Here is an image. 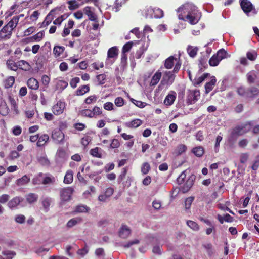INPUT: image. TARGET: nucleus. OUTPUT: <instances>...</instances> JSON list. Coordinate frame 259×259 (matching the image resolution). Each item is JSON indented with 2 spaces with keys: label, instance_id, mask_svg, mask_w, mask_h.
Listing matches in <instances>:
<instances>
[{
  "label": "nucleus",
  "instance_id": "obj_8",
  "mask_svg": "<svg viewBox=\"0 0 259 259\" xmlns=\"http://www.w3.org/2000/svg\"><path fill=\"white\" fill-rule=\"evenodd\" d=\"M73 189L71 187L62 189L60 191V198L62 201L66 202L70 200Z\"/></svg>",
  "mask_w": 259,
  "mask_h": 259
},
{
  "label": "nucleus",
  "instance_id": "obj_61",
  "mask_svg": "<svg viewBox=\"0 0 259 259\" xmlns=\"http://www.w3.org/2000/svg\"><path fill=\"white\" fill-rule=\"evenodd\" d=\"M194 199L193 197H188L186 199L185 201V207L186 209H189L192 205V203Z\"/></svg>",
  "mask_w": 259,
  "mask_h": 259
},
{
  "label": "nucleus",
  "instance_id": "obj_19",
  "mask_svg": "<svg viewBox=\"0 0 259 259\" xmlns=\"http://www.w3.org/2000/svg\"><path fill=\"white\" fill-rule=\"evenodd\" d=\"M49 136L48 134H44L40 136L39 135V138L36 143L37 147H42L44 146L49 141Z\"/></svg>",
  "mask_w": 259,
  "mask_h": 259
},
{
  "label": "nucleus",
  "instance_id": "obj_56",
  "mask_svg": "<svg viewBox=\"0 0 259 259\" xmlns=\"http://www.w3.org/2000/svg\"><path fill=\"white\" fill-rule=\"evenodd\" d=\"M153 12L154 17L156 18H161L164 15L163 11L160 8L155 9Z\"/></svg>",
  "mask_w": 259,
  "mask_h": 259
},
{
  "label": "nucleus",
  "instance_id": "obj_18",
  "mask_svg": "<svg viewBox=\"0 0 259 259\" xmlns=\"http://www.w3.org/2000/svg\"><path fill=\"white\" fill-rule=\"evenodd\" d=\"M216 82L217 79L215 76H211L210 81L206 82L205 85V92L206 93H208L212 90L216 83Z\"/></svg>",
  "mask_w": 259,
  "mask_h": 259
},
{
  "label": "nucleus",
  "instance_id": "obj_63",
  "mask_svg": "<svg viewBox=\"0 0 259 259\" xmlns=\"http://www.w3.org/2000/svg\"><path fill=\"white\" fill-rule=\"evenodd\" d=\"M96 78L99 82V84L102 85L105 83L106 76L105 74H101L97 75Z\"/></svg>",
  "mask_w": 259,
  "mask_h": 259
},
{
  "label": "nucleus",
  "instance_id": "obj_64",
  "mask_svg": "<svg viewBox=\"0 0 259 259\" xmlns=\"http://www.w3.org/2000/svg\"><path fill=\"white\" fill-rule=\"evenodd\" d=\"M90 154L94 157L101 158L102 154L99 152V148L96 147L90 150Z\"/></svg>",
  "mask_w": 259,
  "mask_h": 259
},
{
  "label": "nucleus",
  "instance_id": "obj_58",
  "mask_svg": "<svg viewBox=\"0 0 259 259\" xmlns=\"http://www.w3.org/2000/svg\"><path fill=\"white\" fill-rule=\"evenodd\" d=\"M199 66L200 69L206 68L207 67V59L205 57H202L199 60Z\"/></svg>",
  "mask_w": 259,
  "mask_h": 259
},
{
  "label": "nucleus",
  "instance_id": "obj_62",
  "mask_svg": "<svg viewBox=\"0 0 259 259\" xmlns=\"http://www.w3.org/2000/svg\"><path fill=\"white\" fill-rule=\"evenodd\" d=\"M202 246L206 250L207 254L211 256L213 254L212 245L211 243L203 244Z\"/></svg>",
  "mask_w": 259,
  "mask_h": 259
},
{
  "label": "nucleus",
  "instance_id": "obj_53",
  "mask_svg": "<svg viewBox=\"0 0 259 259\" xmlns=\"http://www.w3.org/2000/svg\"><path fill=\"white\" fill-rule=\"evenodd\" d=\"M187 147L184 144L179 145L176 149V153L177 155H181L185 152L187 150Z\"/></svg>",
  "mask_w": 259,
  "mask_h": 259
},
{
  "label": "nucleus",
  "instance_id": "obj_1",
  "mask_svg": "<svg viewBox=\"0 0 259 259\" xmlns=\"http://www.w3.org/2000/svg\"><path fill=\"white\" fill-rule=\"evenodd\" d=\"M177 11L180 13L178 15L180 20L188 21L191 25L197 24L201 17V13L197 7L191 3L185 4L179 7Z\"/></svg>",
  "mask_w": 259,
  "mask_h": 259
},
{
  "label": "nucleus",
  "instance_id": "obj_6",
  "mask_svg": "<svg viewBox=\"0 0 259 259\" xmlns=\"http://www.w3.org/2000/svg\"><path fill=\"white\" fill-rule=\"evenodd\" d=\"M66 107V103L59 100L52 107V111L55 115H59L62 114Z\"/></svg>",
  "mask_w": 259,
  "mask_h": 259
},
{
  "label": "nucleus",
  "instance_id": "obj_33",
  "mask_svg": "<svg viewBox=\"0 0 259 259\" xmlns=\"http://www.w3.org/2000/svg\"><path fill=\"white\" fill-rule=\"evenodd\" d=\"M192 152L198 157H201L204 153V149L202 146H198L192 149Z\"/></svg>",
  "mask_w": 259,
  "mask_h": 259
},
{
  "label": "nucleus",
  "instance_id": "obj_35",
  "mask_svg": "<svg viewBox=\"0 0 259 259\" xmlns=\"http://www.w3.org/2000/svg\"><path fill=\"white\" fill-rule=\"evenodd\" d=\"M187 51L190 57L194 58L196 56L198 49L197 47H194L191 46H188L187 49Z\"/></svg>",
  "mask_w": 259,
  "mask_h": 259
},
{
  "label": "nucleus",
  "instance_id": "obj_31",
  "mask_svg": "<svg viewBox=\"0 0 259 259\" xmlns=\"http://www.w3.org/2000/svg\"><path fill=\"white\" fill-rule=\"evenodd\" d=\"M19 17H13L12 19L6 24V25L13 30L18 25Z\"/></svg>",
  "mask_w": 259,
  "mask_h": 259
},
{
  "label": "nucleus",
  "instance_id": "obj_36",
  "mask_svg": "<svg viewBox=\"0 0 259 259\" xmlns=\"http://www.w3.org/2000/svg\"><path fill=\"white\" fill-rule=\"evenodd\" d=\"M29 181L30 178L27 175H24L22 178L17 180L16 184L18 186H22L26 185Z\"/></svg>",
  "mask_w": 259,
  "mask_h": 259
},
{
  "label": "nucleus",
  "instance_id": "obj_15",
  "mask_svg": "<svg viewBox=\"0 0 259 259\" xmlns=\"http://www.w3.org/2000/svg\"><path fill=\"white\" fill-rule=\"evenodd\" d=\"M143 123V121L142 120L140 119H135L132 120L131 121L127 122L125 123V125L126 127L128 128H137L140 126Z\"/></svg>",
  "mask_w": 259,
  "mask_h": 259
},
{
  "label": "nucleus",
  "instance_id": "obj_30",
  "mask_svg": "<svg viewBox=\"0 0 259 259\" xmlns=\"http://www.w3.org/2000/svg\"><path fill=\"white\" fill-rule=\"evenodd\" d=\"M38 198V195L35 193H30L26 196V201L29 204H32L36 202Z\"/></svg>",
  "mask_w": 259,
  "mask_h": 259
},
{
  "label": "nucleus",
  "instance_id": "obj_17",
  "mask_svg": "<svg viewBox=\"0 0 259 259\" xmlns=\"http://www.w3.org/2000/svg\"><path fill=\"white\" fill-rule=\"evenodd\" d=\"M162 76V73L160 71H157L152 77L151 81L150 82V86H155L158 84L160 81Z\"/></svg>",
  "mask_w": 259,
  "mask_h": 259
},
{
  "label": "nucleus",
  "instance_id": "obj_10",
  "mask_svg": "<svg viewBox=\"0 0 259 259\" xmlns=\"http://www.w3.org/2000/svg\"><path fill=\"white\" fill-rule=\"evenodd\" d=\"M240 6L243 12L248 14L254 8L252 4L249 0H240Z\"/></svg>",
  "mask_w": 259,
  "mask_h": 259
},
{
  "label": "nucleus",
  "instance_id": "obj_29",
  "mask_svg": "<svg viewBox=\"0 0 259 259\" xmlns=\"http://www.w3.org/2000/svg\"><path fill=\"white\" fill-rule=\"evenodd\" d=\"M209 73H205L198 78H195L193 81L194 85L197 86L202 83L207 77L209 76Z\"/></svg>",
  "mask_w": 259,
  "mask_h": 259
},
{
  "label": "nucleus",
  "instance_id": "obj_34",
  "mask_svg": "<svg viewBox=\"0 0 259 259\" xmlns=\"http://www.w3.org/2000/svg\"><path fill=\"white\" fill-rule=\"evenodd\" d=\"M7 66L9 69L15 71H17L18 68V64H17L12 59L7 60Z\"/></svg>",
  "mask_w": 259,
  "mask_h": 259
},
{
  "label": "nucleus",
  "instance_id": "obj_13",
  "mask_svg": "<svg viewBox=\"0 0 259 259\" xmlns=\"http://www.w3.org/2000/svg\"><path fill=\"white\" fill-rule=\"evenodd\" d=\"M195 178L196 177L194 175H191L189 176L184 186L183 187L182 189L183 192H187L190 189V188L194 184Z\"/></svg>",
  "mask_w": 259,
  "mask_h": 259
},
{
  "label": "nucleus",
  "instance_id": "obj_28",
  "mask_svg": "<svg viewBox=\"0 0 259 259\" xmlns=\"http://www.w3.org/2000/svg\"><path fill=\"white\" fill-rule=\"evenodd\" d=\"M82 221V218L80 217H76L70 219L67 223L66 227L68 228H70L76 225L77 224L79 223Z\"/></svg>",
  "mask_w": 259,
  "mask_h": 259
},
{
  "label": "nucleus",
  "instance_id": "obj_38",
  "mask_svg": "<svg viewBox=\"0 0 259 259\" xmlns=\"http://www.w3.org/2000/svg\"><path fill=\"white\" fill-rule=\"evenodd\" d=\"M248 98H253L259 94V89L256 87L248 88Z\"/></svg>",
  "mask_w": 259,
  "mask_h": 259
},
{
  "label": "nucleus",
  "instance_id": "obj_60",
  "mask_svg": "<svg viewBox=\"0 0 259 259\" xmlns=\"http://www.w3.org/2000/svg\"><path fill=\"white\" fill-rule=\"evenodd\" d=\"M45 35V32L44 31H40L36 34L33 35V38L34 39V40L36 41V42H39L40 41L42 38L44 37Z\"/></svg>",
  "mask_w": 259,
  "mask_h": 259
},
{
  "label": "nucleus",
  "instance_id": "obj_51",
  "mask_svg": "<svg viewBox=\"0 0 259 259\" xmlns=\"http://www.w3.org/2000/svg\"><path fill=\"white\" fill-rule=\"evenodd\" d=\"M186 170L183 171L177 178V182L179 185H181L184 183L185 179L186 177Z\"/></svg>",
  "mask_w": 259,
  "mask_h": 259
},
{
  "label": "nucleus",
  "instance_id": "obj_14",
  "mask_svg": "<svg viewBox=\"0 0 259 259\" xmlns=\"http://www.w3.org/2000/svg\"><path fill=\"white\" fill-rule=\"evenodd\" d=\"M27 85L29 89L33 90H38L39 87L38 81L33 77H31L28 79Z\"/></svg>",
  "mask_w": 259,
  "mask_h": 259
},
{
  "label": "nucleus",
  "instance_id": "obj_48",
  "mask_svg": "<svg viewBox=\"0 0 259 259\" xmlns=\"http://www.w3.org/2000/svg\"><path fill=\"white\" fill-rule=\"evenodd\" d=\"M150 169V164L148 162H144L141 166V172L143 174L146 175L149 172Z\"/></svg>",
  "mask_w": 259,
  "mask_h": 259
},
{
  "label": "nucleus",
  "instance_id": "obj_25",
  "mask_svg": "<svg viewBox=\"0 0 259 259\" xmlns=\"http://www.w3.org/2000/svg\"><path fill=\"white\" fill-rule=\"evenodd\" d=\"M18 67L21 70L24 71H29L31 68L29 63L25 60H20L18 62Z\"/></svg>",
  "mask_w": 259,
  "mask_h": 259
},
{
  "label": "nucleus",
  "instance_id": "obj_16",
  "mask_svg": "<svg viewBox=\"0 0 259 259\" xmlns=\"http://www.w3.org/2000/svg\"><path fill=\"white\" fill-rule=\"evenodd\" d=\"M131 234V230L126 225H123L120 228L119 235L121 238H126Z\"/></svg>",
  "mask_w": 259,
  "mask_h": 259
},
{
  "label": "nucleus",
  "instance_id": "obj_47",
  "mask_svg": "<svg viewBox=\"0 0 259 259\" xmlns=\"http://www.w3.org/2000/svg\"><path fill=\"white\" fill-rule=\"evenodd\" d=\"M49 175L50 176H46L44 178L42 182V184L47 185L52 184L55 182L54 177L50 174H49Z\"/></svg>",
  "mask_w": 259,
  "mask_h": 259
},
{
  "label": "nucleus",
  "instance_id": "obj_22",
  "mask_svg": "<svg viewBox=\"0 0 259 259\" xmlns=\"http://www.w3.org/2000/svg\"><path fill=\"white\" fill-rule=\"evenodd\" d=\"M10 109L6 102L2 100L0 102V114L3 116H6L9 113Z\"/></svg>",
  "mask_w": 259,
  "mask_h": 259
},
{
  "label": "nucleus",
  "instance_id": "obj_5",
  "mask_svg": "<svg viewBox=\"0 0 259 259\" xmlns=\"http://www.w3.org/2000/svg\"><path fill=\"white\" fill-rule=\"evenodd\" d=\"M200 96V93L198 90L189 91L186 99L187 104L190 105L195 103L198 100Z\"/></svg>",
  "mask_w": 259,
  "mask_h": 259
},
{
  "label": "nucleus",
  "instance_id": "obj_57",
  "mask_svg": "<svg viewBox=\"0 0 259 259\" xmlns=\"http://www.w3.org/2000/svg\"><path fill=\"white\" fill-rule=\"evenodd\" d=\"M67 3L69 4L68 8L70 10H73L78 8L79 5L76 0L69 1Z\"/></svg>",
  "mask_w": 259,
  "mask_h": 259
},
{
  "label": "nucleus",
  "instance_id": "obj_59",
  "mask_svg": "<svg viewBox=\"0 0 259 259\" xmlns=\"http://www.w3.org/2000/svg\"><path fill=\"white\" fill-rule=\"evenodd\" d=\"M246 56L249 60L254 61L256 59L257 54L255 51L252 52H248L246 54Z\"/></svg>",
  "mask_w": 259,
  "mask_h": 259
},
{
  "label": "nucleus",
  "instance_id": "obj_27",
  "mask_svg": "<svg viewBox=\"0 0 259 259\" xmlns=\"http://www.w3.org/2000/svg\"><path fill=\"white\" fill-rule=\"evenodd\" d=\"M73 180V175L72 171L71 170H67L64 178V183L67 184H71Z\"/></svg>",
  "mask_w": 259,
  "mask_h": 259
},
{
  "label": "nucleus",
  "instance_id": "obj_26",
  "mask_svg": "<svg viewBox=\"0 0 259 259\" xmlns=\"http://www.w3.org/2000/svg\"><path fill=\"white\" fill-rule=\"evenodd\" d=\"M90 91V87L89 85H83L79 87L76 91L77 96H82Z\"/></svg>",
  "mask_w": 259,
  "mask_h": 259
},
{
  "label": "nucleus",
  "instance_id": "obj_54",
  "mask_svg": "<svg viewBox=\"0 0 259 259\" xmlns=\"http://www.w3.org/2000/svg\"><path fill=\"white\" fill-rule=\"evenodd\" d=\"M187 224L190 228L192 229L193 230L197 231L199 229V225H198V224L193 221H188L187 222Z\"/></svg>",
  "mask_w": 259,
  "mask_h": 259
},
{
  "label": "nucleus",
  "instance_id": "obj_55",
  "mask_svg": "<svg viewBox=\"0 0 259 259\" xmlns=\"http://www.w3.org/2000/svg\"><path fill=\"white\" fill-rule=\"evenodd\" d=\"M133 43L132 41H128L124 44L122 49V52L123 53H126L130 51L132 48Z\"/></svg>",
  "mask_w": 259,
  "mask_h": 259
},
{
  "label": "nucleus",
  "instance_id": "obj_49",
  "mask_svg": "<svg viewBox=\"0 0 259 259\" xmlns=\"http://www.w3.org/2000/svg\"><path fill=\"white\" fill-rule=\"evenodd\" d=\"M128 171V167H125L122 169V171L118 178V183H121L122 180L125 178Z\"/></svg>",
  "mask_w": 259,
  "mask_h": 259
},
{
  "label": "nucleus",
  "instance_id": "obj_41",
  "mask_svg": "<svg viewBox=\"0 0 259 259\" xmlns=\"http://www.w3.org/2000/svg\"><path fill=\"white\" fill-rule=\"evenodd\" d=\"M1 253L3 256L6 257V259H13L16 255L15 251L11 250H4Z\"/></svg>",
  "mask_w": 259,
  "mask_h": 259
},
{
  "label": "nucleus",
  "instance_id": "obj_24",
  "mask_svg": "<svg viewBox=\"0 0 259 259\" xmlns=\"http://www.w3.org/2000/svg\"><path fill=\"white\" fill-rule=\"evenodd\" d=\"M118 55V49L116 46L109 49L107 52V57L109 58H116Z\"/></svg>",
  "mask_w": 259,
  "mask_h": 259
},
{
  "label": "nucleus",
  "instance_id": "obj_9",
  "mask_svg": "<svg viewBox=\"0 0 259 259\" xmlns=\"http://www.w3.org/2000/svg\"><path fill=\"white\" fill-rule=\"evenodd\" d=\"M24 200V199L19 196H16L8 201V207L11 210L16 209L17 206Z\"/></svg>",
  "mask_w": 259,
  "mask_h": 259
},
{
  "label": "nucleus",
  "instance_id": "obj_43",
  "mask_svg": "<svg viewBox=\"0 0 259 259\" xmlns=\"http://www.w3.org/2000/svg\"><path fill=\"white\" fill-rule=\"evenodd\" d=\"M80 114L82 117H88L90 118H93L92 114V111L91 109H85L81 110V111H80Z\"/></svg>",
  "mask_w": 259,
  "mask_h": 259
},
{
  "label": "nucleus",
  "instance_id": "obj_37",
  "mask_svg": "<svg viewBox=\"0 0 259 259\" xmlns=\"http://www.w3.org/2000/svg\"><path fill=\"white\" fill-rule=\"evenodd\" d=\"M93 118H97L102 114V109L98 106H95L91 110Z\"/></svg>",
  "mask_w": 259,
  "mask_h": 259
},
{
  "label": "nucleus",
  "instance_id": "obj_52",
  "mask_svg": "<svg viewBox=\"0 0 259 259\" xmlns=\"http://www.w3.org/2000/svg\"><path fill=\"white\" fill-rule=\"evenodd\" d=\"M96 191L95 188L93 186H91L89 187V189L85 191L83 195L85 198H88L91 195L92 193H95Z\"/></svg>",
  "mask_w": 259,
  "mask_h": 259
},
{
  "label": "nucleus",
  "instance_id": "obj_46",
  "mask_svg": "<svg viewBox=\"0 0 259 259\" xmlns=\"http://www.w3.org/2000/svg\"><path fill=\"white\" fill-rule=\"evenodd\" d=\"M97 97L95 95H91L87 97L85 100L84 103L88 105L91 104L92 103H95L97 100Z\"/></svg>",
  "mask_w": 259,
  "mask_h": 259
},
{
  "label": "nucleus",
  "instance_id": "obj_3",
  "mask_svg": "<svg viewBox=\"0 0 259 259\" xmlns=\"http://www.w3.org/2000/svg\"><path fill=\"white\" fill-rule=\"evenodd\" d=\"M227 52L224 49H220L209 59V64L211 66H217L223 59L227 57Z\"/></svg>",
  "mask_w": 259,
  "mask_h": 259
},
{
  "label": "nucleus",
  "instance_id": "obj_42",
  "mask_svg": "<svg viewBox=\"0 0 259 259\" xmlns=\"http://www.w3.org/2000/svg\"><path fill=\"white\" fill-rule=\"evenodd\" d=\"M89 210L90 208L87 206L80 205L76 206L74 212L76 213L87 212Z\"/></svg>",
  "mask_w": 259,
  "mask_h": 259
},
{
  "label": "nucleus",
  "instance_id": "obj_44",
  "mask_svg": "<svg viewBox=\"0 0 259 259\" xmlns=\"http://www.w3.org/2000/svg\"><path fill=\"white\" fill-rule=\"evenodd\" d=\"M51 203V199L50 198H45L42 201V204L44 209L48 211L49 209Z\"/></svg>",
  "mask_w": 259,
  "mask_h": 259
},
{
  "label": "nucleus",
  "instance_id": "obj_23",
  "mask_svg": "<svg viewBox=\"0 0 259 259\" xmlns=\"http://www.w3.org/2000/svg\"><path fill=\"white\" fill-rule=\"evenodd\" d=\"M15 78L13 76H9L3 81V85L5 89H9L13 87L15 83Z\"/></svg>",
  "mask_w": 259,
  "mask_h": 259
},
{
  "label": "nucleus",
  "instance_id": "obj_4",
  "mask_svg": "<svg viewBox=\"0 0 259 259\" xmlns=\"http://www.w3.org/2000/svg\"><path fill=\"white\" fill-rule=\"evenodd\" d=\"M251 124L250 122L246 123L240 125L236 126L231 132V136L232 138H237L246 134L250 130Z\"/></svg>",
  "mask_w": 259,
  "mask_h": 259
},
{
  "label": "nucleus",
  "instance_id": "obj_39",
  "mask_svg": "<svg viewBox=\"0 0 259 259\" xmlns=\"http://www.w3.org/2000/svg\"><path fill=\"white\" fill-rule=\"evenodd\" d=\"M37 159L38 162L43 166H49L50 165V161L46 155L39 156L37 158Z\"/></svg>",
  "mask_w": 259,
  "mask_h": 259
},
{
  "label": "nucleus",
  "instance_id": "obj_45",
  "mask_svg": "<svg viewBox=\"0 0 259 259\" xmlns=\"http://www.w3.org/2000/svg\"><path fill=\"white\" fill-rule=\"evenodd\" d=\"M256 77V75L254 72H250L247 74V81L250 84L254 83Z\"/></svg>",
  "mask_w": 259,
  "mask_h": 259
},
{
  "label": "nucleus",
  "instance_id": "obj_20",
  "mask_svg": "<svg viewBox=\"0 0 259 259\" xmlns=\"http://www.w3.org/2000/svg\"><path fill=\"white\" fill-rule=\"evenodd\" d=\"M84 13L88 16L89 20L92 21L97 22V18L96 15L91 11L89 6L85 7L83 9Z\"/></svg>",
  "mask_w": 259,
  "mask_h": 259
},
{
  "label": "nucleus",
  "instance_id": "obj_11",
  "mask_svg": "<svg viewBox=\"0 0 259 259\" xmlns=\"http://www.w3.org/2000/svg\"><path fill=\"white\" fill-rule=\"evenodd\" d=\"M13 30L10 28L5 25L0 30V38L4 40H7L10 38L12 34Z\"/></svg>",
  "mask_w": 259,
  "mask_h": 259
},
{
  "label": "nucleus",
  "instance_id": "obj_21",
  "mask_svg": "<svg viewBox=\"0 0 259 259\" xmlns=\"http://www.w3.org/2000/svg\"><path fill=\"white\" fill-rule=\"evenodd\" d=\"M177 59L173 56H170L167 58L164 61V67L166 69H171L174 66V61H177Z\"/></svg>",
  "mask_w": 259,
  "mask_h": 259
},
{
  "label": "nucleus",
  "instance_id": "obj_32",
  "mask_svg": "<svg viewBox=\"0 0 259 259\" xmlns=\"http://www.w3.org/2000/svg\"><path fill=\"white\" fill-rule=\"evenodd\" d=\"M64 47L55 46L53 48V54L56 57H58L64 52Z\"/></svg>",
  "mask_w": 259,
  "mask_h": 259
},
{
  "label": "nucleus",
  "instance_id": "obj_7",
  "mask_svg": "<svg viewBox=\"0 0 259 259\" xmlns=\"http://www.w3.org/2000/svg\"><path fill=\"white\" fill-rule=\"evenodd\" d=\"M51 138L57 143H63L65 139V135L61 130L55 129L52 133Z\"/></svg>",
  "mask_w": 259,
  "mask_h": 259
},
{
  "label": "nucleus",
  "instance_id": "obj_40",
  "mask_svg": "<svg viewBox=\"0 0 259 259\" xmlns=\"http://www.w3.org/2000/svg\"><path fill=\"white\" fill-rule=\"evenodd\" d=\"M237 93L241 96L248 98V89H246L243 87H240L237 89Z\"/></svg>",
  "mask_w": 259,
  "mask_h": 259
},
{
  "label": "nucleus",
  "instance_id": "obj_12",
  "mask_svg": "<svg viewBox=\"0 0 259 259\" xmlns=\"http://www.w3.org/2000/svg\"><path fill=\"white\" fill-rule=\"evenodd\" d=\"M177 97L176 92L170 91L164 100V104L166 106H170L174 104Z\"/></svg>",
  "mask_w": 259,
  "mask_h": 259
},
{
  "label": "nucleus",
  "instance_id": "obj_2",
  "mask_svg": "<svg viewBox=\"0 0 259 259\" xmlns=\"http://www.w3.org/2000/svg\"><path fill=\"white\" fill-rule=\"evenodd\" d=\"M181 66V63L179 61L177 62L175 65L174 68L171 71H165L164 73L163 76L160 82L161 85H166L167 86L171 85L176 78L175 73H177L179 72Z\"/></svg>",
  "mask_w": 259,
  "mask_h": 259
},
{
  "label": "nucleus",
  "instance_id": "obj_50",
  "mask_svg": "<svg viewBox=\"0 0 259 259\" xmlns=\"http://www.w3.org/2000/svg\"><path fill=\"white\" fill-rule=\"evenodd\" d=\"M53 12H54V10H51L50 11V12L49 13V14L48 15H47V16H46L45 20L42 22L43 26H48V25H49L51 23V22L53 19V18L51 17L52 13Z\"/></svg>",
  "mask_w": 259,
  "mask_h": 259
}]
</instances>
